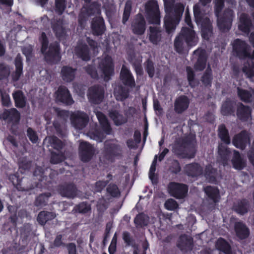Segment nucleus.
Returning a JSON list of instances; mask_svg holds the SVG:
<instances>
[{
	"label": "nucleus",
	"instance_id": "1",
	"mask_svg": "<svg viewBox=\"0 0 254 254\" xmlns=\"http://www.w3.org/2000/svg\"><path fill=\"white\" fill-rule=\"evenodd\" d=\"M185 21L190 28H183L179 35L175 40V48L178 53L182 52L185 48V43L188 46L191 47L195 45L198 40L195 31L192 29L190 17H185Z\"/></svg>",
	"mask_w": 254,
	"mask_h": 254
},
{
	"label": "nucleus",
	"instance_id": "2",
	"mask_svg": "<svg viewBox=\"0 0 254 254\" xmlns=\"http://www.w3.org/2000/svg\"><path fill=\"white\" fill-rule=\"evenodd\" d=\"M233 50L240 58L248 57L250 59L244 64L243 71L249 77L254 76V65L252 60L254 59V50L251 55L249 52L250 46L244 41L239 39L235 40L233 44Z\"/></svg>",
	"mask_w": 254,
	"mask_h": 254
},
{
	"label": "nucleus",
	"instance_id": "3",
	"mask_svg": "<svg viewBox=\"0 0 254 254\" xmlns=\"http://www.w3.org/2000/svg\"><path fill=\"white\" fill-rule=\"evenodd\" d=\"M39 41L41 44V51L47 61L54 63L60 60L59 45L58 42L52 43L49 46L48 38L44 32L41 33Z\"/></svg>",
	"mask_w": 254,
	"mask_h": 254
},
{
	"label": "nucleus",
	"instance_id": "4",
	"mask_svg": "<svg viewBox=\"0 0 254 254\" xmlns=\"http://www.w3.org/2000/svg\"><path fill=\"white\" fill-rule=\"evenodd\" d=\"M96 115L103 131L100 132L97 130L94 132L90 131L89 132V135L91 139L101 142L104 138L106 134L111 133V128L106 116L103 114L97 112Z\"/></svg>",
	"mask_w": 254,
	"mask_h": 254
},
{
	"label": "nucleus",
	"instance_id": "5",
	"mask_svg": "<svg viewBox=\"0 0 254 254\" xmlns=\"http://www.w3.org/2000/svg\"><path fill=\"white\" fill-rule=\"evenodd\" d=\"M98 72L100 75L103 77L105 80H109L110 76L114 73L112 59L110 57L107 56L100 61Z\"/></svg>",
	"mask_w": 254,
	"mask_h": 254
},
{
	"label": "nucleus",
	"instance_id": "6",
	"mask_svg": "<svg viewBox=\"0 0 254 254\" xmlns=\"http://www.w3.org/2000/svg\"><path fill=\"white\" fill-rule=\"evenodd\" d=\"M72 126L76 129H82L87 125L89 118L88 116L83 112L77 111L71 116Z\"/></svg>",
	"mask_w": 254,
	"mask_h": 254
},
{
	"label": "nucleus",
	"instance_id": "7",
	"mask_svg": "<svg viewBox=\"0 0 254 254\" xmlns=\"http://www.w3.org/2000/svg\"><path fill=\"white\" fill-rule=\"evenodd\" d=\"M195 142L193 141L190 145L185 144L184 147L180 146L178 143L175 144L173 148V152L182 157L191 158L195 153Z\"/></svg>",
	"mask_w": 254,
	"mask_h": 254
},
{
	"label": "nucleus",
	"instance_id": "8",
	"mask_svg": "<svg viewBox=\"0 0 254 254\" xmlns=\"http://www.w3.org/2000/svg\"><path fill=\"white\" fill-rule=\"evenodd\" d=\"M195 20L198 25H200L202 36L204 39L208 40L212 36V27L211 22L207 17H195Z\"/></svg>",
	"mask_w": 254,
	"mask_h": 254
},
{
	"label": "nucleus",
	"instance_id": "9",
	"mask_svg": "<svg viewBox=\"0 0 254 254\" xmlns=\"http://www.w3.org/2000/svg\"><path fill=\"white\" fill-rule=\"evenodd\" d=\"M95 152L94 148L86 142H81L79 147V153L80 159L83 162L91 160Z\"/></svg>",
	"mask_w": 254,
	"mask_h": 254
},
{
	"label": "nucleus",
	"instance_id": "10",
	"mask_svg": "<svg viewBox=\"0 0 254 254\" xmlns=\"http://www.w3.org/2000/svg\"><path fill=\"white\" fill-rule=\"evenodd\" d=\"M88 97L91 102L98 104L102 101L104 97L103 88L99 86L91 87L88 93Z\"/></svg>",
	"mask_w": 254,
	"mask_h": 254
},
{
	"label": "nucleus",
	"instance_id": "11",
	"mask_svg": "<svg viewBox=\"0 0 254 254\" xmlns=\"http://www.w3.org/2000/svg\"><path fill=\"white\" fill-rule=\"evenodd\" d=\"M193 59L196 60L194 68L196 71H202L206 66V56L205 51L198 49L193 52Z\"/></svg>",
	"mask_w": 254,
	"mask_h": 254
},
{
	"label": "nucleus",
	"instance_id": "12",
	"mask_svg": "<svg viewBox=\"0 0 254 254\" xmlns=\"http://www.w3.org/2000/svg\"><path fill=\"white\" fill-rule=\"evenodd\" d=\"M170 193L177 198H182L188 191L187 187L183 184L171 183L168 187Z\"/></svg>",
	"mask_w": 254,
	"mask_h": 254
},
{
	"label": "nucleus",
	"instance_id": "13",
	"mask_svg": "<svg viewBox=\"0 0 254 254\" xmlns=\"http://www.w3.org/2000/svg\"><path fill=\"white\" fill-rule=\"evenodd\" d=\"M0 118L4 120H6L14 124H17L20 119V116L18 111L14 109L5 110L0 115Z\"/></svg>",
	"mask_w": 254,
	"mask_h": 254
},
{
	"label": "nucleus",
	"instance_id": "14",
	"mask_svg": "<svg viewBox=\"0 0 254 254\" xmlns=\"http://www.w3.org/2000/svg\"><path fill=\"white\" fill-rule=\"evenodd\" d=\"M232 142L237 148L244 149L247 144L250 143L249 135L247 132L242 131L234 136Z\"/></svg>",
	"mask_w": 254,
	"mask_h": 254
},
{
	"label": "nucleus",
	"instance_id": "15",
	"mask_svg": "<svg viewBox=\"0 0 254 254\" xmlns=\"http://www.w3.org/2000/svg\"><path fill=\"white\" fill-rule=\"evenodd\" d=\"M146 16H160L159 5L156 0H148L144 5Z\"/></svg>",
	"mask_w": 254,
	"mask_h": 254
},
{
	"label": "nucleus",
	"instance_id": "16",
	"mask_svg": "<svg viewBox=\"0 0 254 254\" xmlns=\"http://www.w3.org/2000/svg\"><path fill=\"white\" fill-rule=\"evenodd\" d=\"M193 240L191 237L187 235L180 236L178 240L177 246L182 251L190 250L192 248Z\"/></svg>",
	"mask_w": 254,
	"mask_h": 254
},
{
	"label": "nucleus",
	"instance_id": "17",
	"mask_svg": "<svg viewBox=\"0 0 254 254\" xmlns=\"http://www.w3.org/2000/svg\"><path fill=\"white\" fill-rule=\"evenodd\" d=\"M56 99L66 104H71L73 103L68 90L64 87H60L58 89L56 92Z\"/></svg>",
	"mask_w": 254,
	"mask_h": 254
},
{
	"label": "nucleus",
	"instance_id": "18",
	"mask_svg": "<svg viewBox=\"0 0 254 254\" xmlns=\"http://www.w3.org/2000/svg\"><path fill=\"white\" fill-rule=\"evenodd\" d=\"M74 54L83 61H88L90 58L87 46L81 43H78L75 47Z\"/></svg>",
	"mask_w": 254,
	"mask_h": 254
},
{
	"label": "nucleus",
	"instance_id": "19",
	"mask_svg": "<svg viewBox=\"0 0 254 254\" xmlns=\"http://www.w3.org/2000/svg\"><path fill=\"white\" fill-rule=\"evenodd\" d=\"M189 99L184 96H182L178 98L174 103V110L178 114H181L186 110L189 105Z\"/></svg>",
	"mask_w": 254,
	"mask_h": 254
},
{
	"label": "nucleus",
	"instance_id": "20",
	"mask_svg": "<svg viewBox=\"0 0 254 254\" xmlns=\"http://www.w3.org/2000/svg\"><path fill=\"white\" fill-rule=\"evenodd\" d=\"M101 4L97 1H93L91 3H87V4L83 6V8L87 14V16H91L92 15H95V16L101 14Z\"/></svg>",
	"mask_w": 254,
	"mask_h": 254
},
{
	"label": "nucleus",
	"instance_id": "21",
	"mask_svg": "<svg viewBox=\"0 0 254 254\" xmlns=\"http://www.w3.org/2000/svg\"><path fill=\"white\" fill-rule=\"evenodd\" d=\"M92 28L93 34L101 35L105 30L104 20L102 17H95L92 21Z\"/></svg>",
	"mask_w": 254,
	"mask_h": 254
},
{
	"label": "nucleus",
	"instance_id": "22",
	"mask_svg": "<svg viewBox=\"0 0 254 254\" xmlns=\"http://www.w3.org/2000/svg\"><path fill=\"white\" fill-rule=\"evenodd\" d=\"M185 5L181 2L174 3L170 10H165V16H183Z\"/></svg>",
	"mask_w": 254,
	"mask_h": 254
},
{
	"label": "nucleus",
	"instance_id": "23",
	"mask_svg": "<svg viewBox=\"0 0 254 254\" xmlns=\"http://www.w3.org/2000/svg\"><path fill=\"white\" fill-rule=\"evenodd\" d=\"M120 78L122 82L125 84L130 86L134 85V81L129 71L123 65L121 69Z\"/></svg>",
	"mask_w": 254,
	"mask_h": 254
},
{
	"label": "nucleus",
	"instance_id": "24",
	"mask_svg": "<svg viewBox=\"0 0 254 254\" xmlns=\"http://www.w3.org/2000/svg\"><path fill=\"white\" fill-rule=\"evenodd\" d=\"M133 32L136 34H142L145 31V21L142 17L136 18L132 24Z\"/></svg>",
	"mask_w": 254,
	"mask_h": 254
},
{
	"label": "nucleus",
	"instance_id": "25",
	"mask_svg": "<svg viewBox=\"0 0 254 254\" xmlns=\"http://www.w3.org/2000/svg\"><path fill=\"white\" fill-rule=\"evenodd\" d=\"M119 150V147L113 141H106L105 142L103 153L108 159L116 154Z\"/></svg>",
	"mask_w": 254,
	"mask_h": 254
},
{
	"label": "nucleus",
	"instance_id": "26",
	"mask_svg": "<svg viewBox=\"0 0 254 254\" xmlns=\"http://www.w3.org/2000/svg\"><path fill=\"white\" fill-rule=\"evenodd\" d=\"M44 143L47 144V146L59 151L61 150L64 144L63 142L56 136H49L44 140Z\"/></svg>",
	"mask_w": 254,
	"mask_h": 254
},
{
	"label": "nucleus",
	"instance_id": "27",
	"mask_svg": "<svg viewBox=\"0 0 254 254\" xmlns=\"http://www.w3.org/2000/svg\"><path fill=\"white\" fill-rule=\"evenodd\" d=\"M164 25L168 33L174 31L180 21L179 17H165Z\"/></svg>",
	"mask_w": 254,
	"mask_h": 254
},
{
	"label": "nucleus",
	"instance_id": "28",
	"mask_svg": "<svg viewBox=\"0 0 254 254\" xmlns=\"http://www.w3.org/2000/svg\"><path fill=\"white\" fill-rule=\"evenodd\" d=\"M52 27L55 32L56 36L59 38L64 37L66 33V31L63 24V21L61 19L54 20L52 22Z\"/></svg>",
	"mask_w": 254,
	"mask_h": 254
},
{
	"label": "nucleus",
	"instance_id": "29",
	"mask_svg": "<svg viewBox=\"0 0 254 254\" xmlns=\"http://www.w3.org/2000/svg\"><path fill=\"white\" fill-rule=\"evenodd\" d=\"M251 111L249 107L241 104L237 109V116L240 119L247 121L251 118Z\"/></svg>",
	"mask_w": 254,
	"mask_h": 254
},
{
	"label": "nucleus",
	"instance_id": "30",
	"mask_svg": "<svg viewBox=\"0 0 254 254\" xmlns=\"http://www.w3.org/2000/svg\"><path fill=\"white\" fill-rule=\"evenodd\" d=\"M185 170L190 176H196L202 173L201 167L197 164H191L186 166Z\"/></svg>",
	"mask_w": 254,
	"mask_h": 254
},
{
	"label": "nucleus",
	"instance_id": "31",
	"mask_svg": "<svg viewBox=\"0 0 254 254\" xmlns=\"http://www.w3.org/2000/svg\"><path fill=\"white\" fill-rule=\"evenodd\" d=\"M216 247L218 250L214 251V254H219V250L222 251L225 254H232L230 245L222 238H220L217 240Z\"/></svg>",
	"mask_w": 254,
	"mask_h": 254
},
{
	"label": "nucleus",
	"instance_id": "32",
	"mask_svg": "<svg viewBox=\"0 0 254 254\" xmlns=\"http://www.w3.org/2000/svg\"><path fill=\"white\" fill-rule=\"evenodd\" d=\"M238 95L240 98L245 102H252L254 97V91L251 90L247 91L240 88H237Z\"/></svg>",
	"mask_w": 254,
	"mask_h": 254
},
{
	"label": "nucleus",
	"instance_id": "33",
	"mask_svg": "<svg viewBox=\"0 0 254 254\" xmlns=\"http://www.w3.org/2000/svg\"><path fill=\"white\" fill-rule=\"evenodd\" d=\"M61 194L68 198H73L76 194V189L72 185L61 188L60 190Z\"/></svg>",
	"mask_w": 254,
	"mask_h": 254
},
{
	"label": "nucleus",
	"instance_id": "34",
	"mask_svg": "<svg viewBox=\"0 0 254 254\" xmlns=\"http://www.w3.org/2000/svg\"><path fill=\"white\" fill-rule=\"evenodd\" d=\"M204 190L208 197L212 200L214 202L219 201L220 195L219 190L216 188L208 186L205 188Z\"/></svg>",
	"mask_w": 254,
	"mask_h": 254
},
{
	"label": "nucleus",
	"instance_id": "35",
	"mask_svg": "<svg viewBox=\"0 0 254 254\" xmlns=\"http://www.w3.org/2000/svg\"><path fill=\"white\" fill-rule=\"evenodd\" d=\"M235 231L237 236L240 239H245L249 234L248 228L241 222H237L235 224Z\"/></svg>",
	"mask_w": 254,
	"mask_h": 254
},
{
	"label": "nucleus",
	"instance_id": "36",
	"mask_svg": "<svg viewBox=\"0 0 254 254\" xmlns=\"http://www.w3.org/2000/svg\"><path fill=\"white\" fill-rule=\"evenodd\" d=\"M56 217V214L53 212L42 211L38 214L37 221L41 225H43L48 221L52 220Z\"/></svg>",
	"mask_w": 254,
	"mask_h": 254
},
{
	"label": "nucleus",
	"instance_id": "37",
	"mask_svg": "<svg viewBox=\"0 0 254 254\" xmlns=\"http://www.w3.org/2000/svg\"><path fill=\"white\" fill-rule=\"evenodd\" d=\"M217 25L220 30H228L231 25L232 19L230 17H218Z\"/></svg>",
	"mask_w": 254,
	"mask_h": 254
},
{
	"label": "nucleus",
	"instance_id": "38",
	"mask_svg": "<svg viewBox=\"0 0 254 254\" xmlns=\"http://www.w3.org/2000/svg\"><path fill=\"white\" fill-rule=\"evenodd\" d=\"M63 79L66 82L71 81L75 77L74 69L71 67L65 66L61 70Z\"/></svg>",
	"mask_w": 254,
	"mask_h": 254
},
{
	"label": "nucleus",
	"instance_id": "39",
	"mask_svg": "<svg viewBox=\"0 0 254 254\" xmlns=\"http://www.w3.org/2000/svg\"><path fill=\"white\" fill-rule=\"evenodd\" d=\"M15 105L19 108H22L25 106L26 99L21 91H17L12 94Z\"/></svg>",
	"mask_w": 254,
	"mask_h": 254
},
{
	"label": "nucleus",
	"instance_id": "40",
	"mask_svg": "<svg viewBox=\"0 0 254 254\" xmlns=\"http://www.w3.org/2000/svg\"><path fill=\"white\" fill-rule=\"evenodd\" d=\"M149 40L154 44H157L161 39L160 31L157 28L150 27Z\"/></svg>",
	"mask_w": 254,
	"mask_h": 254
},
{
	"label": "nucleus",
	"instance_id": "41",
	"mask_svg": "<svg viewBox=\"0 0 254 254\" xmlns=\"http://www.w3.org/2000/svg\"><path fill=\"white\" fill-rule=\"evenodd\" d=\"M149 221V217L144 213L138 214L134 220V222L137 227L146 226L148 225Z\"/></svg>",
	"mask_w": 254,
	"mask_h": 254
},
{
	"label": "nucleus",
	"instance_id": "42",
	"mask_svg": "<svg viewBox=\"0 0 254 254\" xmlns=\"http://www.w3.org/2000/svg\"><path fill=\"white\" fill-rule=\"evenodd\" d=\"M232 163L234 168L239 170L242 169L246 165L245 161L241 158L239 153L236 150L234 152Z\"/></svg>",
	"mask_w": 254,
	"mask_h": 254
},
{
	"label": "nucleus",
	"instance_id": "43",
	"mask_svg": "<svg viewBox=\"0 0 254 254\" xmlns=\"http://www.w3.org/2000/svg\"><path fill=\"white\" fill-rule=\"evenodd\" d=\"M110 117L117 126L121 125L127 121L126 118L116 111L111 112L110 113Z\"/></svg>",
	"mask_w": 254,
	"mask_h": 254
},
{
	"label": "nucleus",
	"instance_id": "44",
	"mask_svg": "<svg viewBox=\"0 0 254 254\" xmlns=\"http://www.w3.org/2000/svg\"><path fill=\"white\" fill-rule=\"evenodd\" d=\"M114 95L117 100L123 101L128 97V91L125 88L119 86L115 89Z\"/></svg>",
	"mask_w": 254,
	"mask_h": 254
},
{
	"label": "nucleus",
	"instance_id": "45",
	"mask_svg": "<svg viewBox=\"0 0 254 254\" xmlns=\"http://www.w3.org/2000/svg\"><path fill=\"white\" fill-rule=\"evenodd\" d=\"M218 135L221 139L226 144L230 143V138L228 131L224 125H221L218 127Z\"/></svg>",
	"mask_w": 254,
	"mask_h": 254
},
{
	"label": "nucleus",
	"instance_id": "46",
	"mask_svg": "<svg viewBox=\"0 0 254 254\" xmlns=\"http://www.w3.org/2000/svg\"><path fill=\"white\" fill-rule=\"evenodd\" d=\"M251 26V23L248 17H240L238 27L241 31L245 33L248 32Z\"/></svg>",
	"mask_w": 254,
	"mask_h": 254
},
{
	"label": "nucleus",
	"instance_id": "47",
	"mask_svg": "<svg viewBox=\"0 0 254 254\" xmlns=\"http://www.w3.org/2000/svg\"><path fill=\"white\" fill-rule=\"evenodd\" d=\"M218 153L222 160V164L225 165L227 160L229 158L230 152L227 150L225 145L222 143L219 144L218 146Z\"/></svg>",
	"mask_w": 254,
	"mask_h": 254
},
{
	"label": "nucleus",
	"instance_id": "48",
	"mask_svg": "<svg viewBox=\"0 0 254 254\" xmlns=\"http://www.w3.org/2000/svg\"><path fill=\"white\" fill-rule=\"evenodd\" d=\"M11 68L7 64L0 63V80L6 79L11 73Z\"/></svg>",
	"mask_w": 254,
	"mask_h": 254
},
{
	"label": "nucleus",
	"instance_id": "49",
	"mask_svg": "<svg viewBox=\"0 0 254 254\" xmlns=\"http://www.w3.org/2000/svg\"><path fill=\"white\" fill-rule=\"evenodd\" d=\"M66 0H55V11L57 14L61 15L66 8Z\"/></svg>",
	"mask_w": 254,
	"mask_h": 254
},
{
	"label": "nucleus",
	"instance_id": "50",
	"mask_svg": "<svg viewBox=\"0 0 254 254\" xmlns=\"http://www.w3.org/2000/svg\"><path fill=\"white\" fill-rule=\"evenodd\" d=\"M248 203L245 200L240 202L236 205L234 206V210L237 213L243 215L248 212Z\"/></svg>",
	"mask_w": 254,
	"mask_h": 254
},
{
	"label": "nucleus",
	"instance_id": "51",
	"mask_svg": "<svg viewBox=\"0 0 254 254\" xmlns=\"http://www.w3.org/2000/svg\"><path fill=\"white\" fill-rule=\"evenodd\" d=\"M9 180L12 183L13 185L16 186L17 189L20 190H28L33 188V187H27L25 186L21 187L20 181L18 179L17 176L15 175H12L9 176Z\"/></svg>",
	"mask_w": 254,
	"mask_h": 254
},
{
	"label": "nucleus",
	"instance_id": "52",
	"mask_svg": "<svg viewBox=\"0 0 254 254\" xmlns=\"http://www.w3.org/2000/svg\"><path fill=\"white\" fill-rule=\"evenodd\" d=\"M50 196L51 194L49 193L40 195L36 199L35 205L38 207L44 206Z\"/></svg>",
	"mask_w": 254,
	"mask_h": 254
},
{
	"label": "nucleus",
	"instance_id": "53",
	"mask_svg": "<svg viewBox=\"0 0 254 254\" xmlns=\"http://www.w3.org/2000/svg\"><path fill=\"white\" fill-rule=\"evenodd\" d=\"M64 155L62 152H59L58 153L54 152L52 153L51 162L53 164L59 163L64 161Z\"/></svg>",
	"mask_w": 254,
	"mask_h": 254
},
{
	"label": "nucleus",
	"instance_id": "54",
	"mask_svg": "<svg viewBox=\"0 0 254 254\" xmlns=\"http://www.w3.org/2000/svg\"><path fill=\"white\" fill-rule=\"evenodd\" d=\"M212 80L211 72L210 69H207L202 77L201 81L205 86L210 85Z\"/></svg>",
	"mask_w": 254,
	"mask_h": 254
},
{
	"label": "nucleus",
	"instance_id": "55",
	"mask_svg": "<svg viewBox=\"0 0 254 254\" xmlns=\"http://www.w3.org/2000/svg\"><path fill=\"white\" fill-rule=\"evenodd\" d=\"M225 0H215L214 12L215 16H221L220 14L224 7Z\"/></svg>",
	"mask_w": 254,
	"mask_h": 254
},
{
	"label": "nucleus",
	"instance_id": "56",
	"mask_svg": "<svg viewBox=\"0 0 254 254\" xmlns=\"http://www.w3.org/2000/svg\"><path fill=\"white\" fill-rule=\"evenodd\" d=\"M107 193L112 197H117L120 195V191L115 185H110L107 188Z\"/></svg>",
	"mask_w": 254,
	"mask_h": 254
},
{
	"label": "nucleus",
	"instance_id": "57",
	"mask_svg": "<svg viewBox=\"0 0 254 254\" xmlns=\"http://www.w3.org/2000/svg\"><path fill=\"white\" fill-rule=\"evenodd\" d=\"M54 126L56 130L59 133H62L65 129V123L63 121L61 118H59L58 120L54 122Z\"/></svg>",
	"mask_w": 254,
	"mask_h": 254
},
{
	"label": "nucleus",
	"instance_id": "58",
	"mask_svg": "<svg viewBox=\"0 0 254 254\" xmlns=\"http://www.w3.org/2000/svg\"><path fill=\"white\" fill-rule=\"evenodd\" d=\"M164 205L165 208L169 210H173L178 206V203L173 199H169L167 200Z\"/></svg>",
	"mask_w": 254,
	"mask_h": 254
},
{
	"label": "nucleus",
	"instance_id": "59",
	"mask_svg": "<svg viewBox=\"0 0 254 254\" xmlns=\"http://www.w3.org/2000/svg\"><path fill=\"white\" fill-rule=\"evenodd\" d=\"M232 112V108L230 102H226L222 107L221 112L224 115H227Z\"/></svg>",
	"mask_w": 254,
	"mask_h": 254
},
{
	"label": "nucleus",
	"instance_id": "60",
	"mask_svg": "<svg viewBox=\"0 0 254 254\" xmlns=\"http://www.w3.org/2000/svg\"><path fill=\"white\" fill-rule=\"evenodd\" d=\"M22 51L26 58L29 59L32 56V46L30 45L25 46L22 48Z\"/></svg>",
	"mask_w": 254,
	"mask_h": 254
},
{
	"label": "nucleus",
	"instance_id": "61",
	"mask_svg": "<svg viewBox=\"0 0 254 254\" xmlns=\"http://www.w3.org/2000/svg\"><path fill=\"white\" fill-rule=\"evenodd\" d=\"M27 136L29 139L33 143H36L38 140V136L36 133L31 128L27 129Z\"/></svg>",
	"mask_w": 254,
	"mask_h": 254
},
{
	"label": "nucleus",
	"instance_id": "62",
	"mask_svg": "<svg viewBox=\"0 0 254 254\" xmlns=\"http://www.w3.org/2000/svg\"><path fill=\"white\" fill-rule=\"evenodd\" d=\"M187 72L188 74V78L190 83V85L193 87L194 86V84L193 83V79H194V73L192 68L190 67H187Z\"/></svg>",
	"mask_w": 254,
	"mask_h": 254
},
{
	"label": "nucleus",
	"instance_id": "63",
	"mask_svg": "<svg viewBox=\"0 0 254 254\" xmlns=\"http://www.w3.org/2000/svg\"><path fill=\"white\" fill-rule=\"evenodd\" d=\"M107 206V201L105 200L104 198H100L98 201L97 207L98 209L102 211L105 210Z\"/></svg>",
	"mask_w": 254,
	"mask_h": 254
},
{
	"label": "nucleus",
	"instance_id": "64",
	"mask_svg": "<svg viewBox=\"0 0 254 254\" xmlns=\"http://www.w3.org/2000/svg\"><path fill=\"white\" fill-rule=\"evenodd\" d=\"M131 10L132 2L130 0H127L125 4L123 16H130Z\"/></svg>",
	"mask_w": 254,
	"mask_h": 254
}]
</instances>
